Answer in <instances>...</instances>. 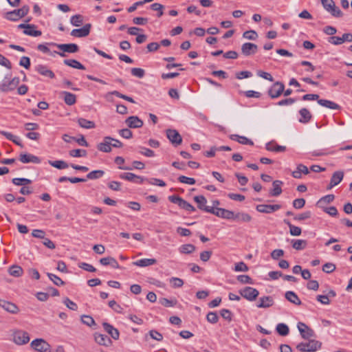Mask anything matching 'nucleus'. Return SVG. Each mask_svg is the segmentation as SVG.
<instances>
[{
    "label": "nucleus",
    "instance_id": "1",
    "mask_svg": "<svg viewBox=\"0 0 352 352\" xmlns=\"http://www.w3.org/2000/svg\"><path fill=\"white\" fill-rule=\"evenodd\" d=\"M12 341L17 345H24L30 340L29 333L22 329L12 330Z\"/></svg>",
    "mask_w": 352,
    "mask_h": 352
},
{
    "label": "nucleus",
    "instance_id": "2",
    "mask_svg": "<svg viewBox=\"0 0 352 352\" xmlns=\"http://www.w3.org/2000/svg\"><path fill=\"white\" fill-rule=\"evenodd\" d=\"M322 343L318 340H309L308 342H301L296 346L300 352H314L321 348Z\"/></svg>",
    "mask_w": 352,
    "mask_h": 352
},
{
    "label": "nucleus",
    "instance_id": "3",
    "mask_svg": "<svg viewBox=\"0 0 352 352\" xmlns=\"http://www.w3.org/2000/svg\"><path fill=\"white\" fill-rule=\"evenodd\" d=\"M50 45L56 46L58 50L61 52H54V53L58 54L61 57H65V52L67 53H76L79 50V47L78 45L75 43H69V44H57V43H50Z\"/></svg>",
    "mask_w": 352,
    "mask_h": 352
},
{
    "label": "nucleus",
    "instance_id": "4",
    "mask_svg": "<svg viewBox=\"0 0 352 352\" xmlns=\"http://www.w3.org/2000/svg\"><path fill=\"white\" fill-rule=\"evenodd\" d=\"M30 346L37 352H51L50 344L43 338H36L32 340Z\"/></svg>",
    "mask_w": 352,
    "mask_h": 352
},
{
    "label": "nucleus",
    "instance_id": "5",
    "mask_svg": "<svg viewBox=\"0 0 352 352\" xmlns=\"http://www.w3.org/2000/svg\"><path fill=\"white\" fill-rule=\"evenodd\" d=\"M324 8L335 17H341L342 11L337 7L333 0H320Z\"/></svg>",
    "mask_w": 352,
    "mask_h": 352
},
{
    "label": "nucleus",
    "instance_id": "6",
    "mask_svg": "<svg viewBox=\"0 0 352 352\" xmlns=\"http://www.w3.org/2000/svg\"><path fill=\"white\" fill-rule=\"evenodd\" d=\"M20 82L19 77H14L11 80H6L5 78L3 81L0 84V90L2 92H9L14 90Z\"/></svg>",
    "mask_w": 352,
    "mask_h": 352
},
{
    "label": "nucleus",
    "instance_id": "7",
    "mask_svg": "<svg viewBox=\"0 0 352 352\" xmlns=\"http://www.w3.org/2000/svg\"><path fill=\"white\" fill-rule=\"evenodd\" d=\"M206 212L225 219H232L234 217V212L221 208H207Z\"/></svg>",
    "mask_w": 352,
    "mask_h": 352
},
{
    "label": "nucleus",
    "instance_id": "8",
    "mask_svg": "<svg viewBox=\"0 0 352 352\" xmlns=\"http://www.w3.org/2000/svg\"><path fill=\"white\" fill-rule=\"evenodd\" d=\"M168 200L173 204H177L181 208L188 212H194L195 210L193 206L177 195L169 196Z\"/></svg>",
    "mask_w": 352,
    "mask_h": 352
},
{
    "label": "nucleus",
    "instance_id": "9",
    "mask_svg": "<svg viewBox=\"0 0 352 352\" xmlns=\"http://www.w3.org/2000/svg\"><path fill=\"white\" fill-rule=\"evenodd\" d=\"M239 294L246 300L249 301L254 300L258 296V291L251 287H245L239 290Z\"/></svg>",
    "mask_w": 352,
    "mask_h": 352
},
{
    "label": "nucleus",
    "instance_id": "10",
    "mask_svg": "<svg viewBox=\"0 0 352 352\" xmlns=\"http://www.w3.org/2000/svg\"><path fill=\"white\" fill-rule=\"evenodd\" d=\"M285 85L281 82H276L268 90V94L272 98H278L284 91Z\"/></svg>",
    "mask_w": 352,
    "mask_h": 352
},
{
    "label": "nucleus",
    "instance_id": "11",
    "mask_svg": "<svg viewBox=\"0 0 352 352\" xmlns=\"http://www.w3.org/2000/svg\"><path fill=\"white\" fill-rule=\"evenodd\" d=\"M297 327L302 338L309 340L315 336L314 330L305 323L300 322Z\"/></svg>",
    "mask_w": 352,
    "mask_h": 352
},
{
    "label": "nucleus",
    "instance_id": "12",
    "mask_svg": "<svg viewBox=\"0 0 352 352\" xmlns=\"http://www.w3.org/2000/svg\"><path fill=\"white\" fill-rule=\"evenodd\" d=\"M19 29H23V33L32 36H39L42 34L40 30H36V26L32 24L21 23L18 25Z\"/></svg>",
    "mask_w": 352,
    "mask_h": 352
},
{
    "label": "nucleus",
    "instance_id": "13",
    "mask_svg": "<svg viewBox=\"0 0 352 352\" xmlns=\"http://www.w3.org/2000/svg\"><path fill=\"white\" fill-rule=\"evenodd\" d=\"M328 41L335 45H341L346 41L352 42V34L345 33L341 37L333 36L329 38Z\"/></svg>",
    "mask_w": 352,
    "mask_h": 352
},
{
    "label": "nucleus",
    "instance_id": "14",
    "mask_svg": "<svg viewBox=\"0 0 352 352\" xmlns=\"http://www.w3.org/2000/svg\"><path fill=\"white\" fill-rule=\"evenodd\" d=\"M166 133V136H167L168 139L170 140V142L173 144H174L175 146H178L182 144V138L177 130L167 129Z\"/></svg>",
    "mask_w": 352,
    "mask_h": 352
},
{
    "label": "nucleus",
    "instance_id": "15",
    "mask_svg": "<svg viewBox=\"0 0 352 352\" xmlns=\"http://www.w3.org/2000/svg\"><path fill=\"white\" fill-rule=\"evenodd\" d=\"M281 208L279 204L268 205V204H260L256 206V210L261 213L270 214L275 211L278 210Z\"/></svg>",
    "mask_w": 352,
    "mask_h": 352
},
{
    "label": "nucleus",
    "instance_id": "16",
    "mask_svg": "<svg viewBox=\"0 0 352 352\" xmlns=\"http://www.w3.org/2000/svg\"><path fill=\"white\" fill-rule=\"evenodd\" d=\"M91 24H85L82 28L79 29H74L71 32V35L74 37H85L89 34L91 30Z\"/></svg>",
    "mask_w": 352,
    "mask_h": 352
},
{
    "label": "nucleus",
    "instance_id": "17",
    "mask_svg": "<svg viewBox=\"0 0 352 352\" xmlns=\"http://www.w3.org/2000/svg\"><path fill=\"white\" fill-rule=\"evenodd\" d=\"M113 138L106 136L104 138L103 141L97 145V148L102 152L109 153L111 151V142Z\"/></svg>",
    "mask_w": 352,
    "mask_h": 352
},
{
    "label": "nucleus",
    "instance_id": "18",
    "mask_svg": "<svg viewBox=\"0 0 352 352\" xmlns=\"http://www.w3.org/2000/svg\"><path fill=\"white\" fill-rule=\"evenodd\" d=\"M258 50V46L252 43H245L241 46V52L245 56H250L254 54Z\"/></svg>",
    "mask_w": 352,
    "mask_h": 352
},
{
    "label": "nucleus",
    "instance_id": "19",
    "mask_svg": "<svg viewBox=\"0 0 352 352\" xmlns=\"http://www.w3.org/2000/svg\"><path fill=\"white\" fill-rule=\"evenodd\" d=\"M35 70L43 76L52 79L55 78L54 73L51 69H50L46 65H38L37 66H36Z\"/></svg>",
    "mask_w": 352,
    "mask_h": 352
},
{
    "label": "nucleus",
    "instance_id": "20",
    "mask_svg": "<svg viewBox=\"0 0 352 352\" xmlns=\"http://www.w3.org/2000/svg\"><path fill=\"white\" fill-rule=\"evenodd\" d=\"M19 160L24 164L26 163H34V164H39L41 163V159L38 157L37 156H35L32 154H27V153H21L19 155Z\"/></svg>",
    "mask_w": 352,
    "mask_h": 352
},
{
    "label": "nucleus",
    "instance_id": "21",
    "mask_svg": "<svg viewBox=\"0 0 352 352\" xmlns=\"http://www.w3.org/2000/svg\"><path fill=\"white\" fill-rule=\"evenodd\" d=\"M125 122L129 128L136 129L143 126V121L138 116H130L125 120Z\"/></svg>",
    "mask_w": 352,
    "mask_h": 352
},
{
    "label": "nucleus",
    "instance_id": "22",
    "mask_svg": "<svg viewBox=\"0 0 352 352\" xmlns=\"http://www.w3.org/2000/svg\"><path fill=\"white\" fill-rule=\"evenodd\" d=\"M343 177H344V173L342 171L339 170V171H336L335 173H333V174L331 178L329 186L327 188L331 189L333 187H334L335 186L340 184L342 182V180L343 179Z\"/></svg>",
    "mask_w": 352,
    "mask_h": 352
},
{
    "label": "nucleus",
    "instance_id": "23",
    "mask_svg": "<svg viewBox=\"0 0 352 352\" xmlns=\"http://www.w3.org/2000/svg\"><path fill=\"white\" fill-rule=\"evenodd\" d=\"M95 341L100 345L108 346L111 344V340L106 335L96 333L94 334Z\"/></svg>",
    "mask_w": 352,
    "mask_h": 352
},
{
    "label": "nucleus",
    "instance_id": "24",
    "mask_svg": "<svg viewBox=\"0 0 352 352\" xmlns=\"http://www.w3.org/2000/svg\"><path fill=\"white\" fill-rule=\"evenodd\" d=\"M274 299L272 296H263L259 298L257 307L258 308H269L274 305Z\"/></svg>",
    "mask_w": 352,
    "mask_h": 352
},
{
    "label": "nucleus",
    "instance_id": "25",
    "mask_svg": "<svg viewBox=\"0 0 352 352\" xmlns=\"http://www.w3.org/2000/svg\"><path fill=\"white\" fill-rule=\"evenodd\" d=\"M102 326L104 329L112 337L113 339H119L120 333L117 329L114 328L111 324L107 322H103Z\"/></svg>",
    "mask_w": 352,
    "mask_h": 352
},
{
    "label": "nucleus",
    "instance_id": "26",
    "mask_svg": "<svg viewBox=\"0 0 352 352\" xmlns=\"http://www.w3.org/2000/svg\"><path fill=\"white\" fill-rule=\"evenodd\" d=\"M232 219L239 223H248L251 221L252 217L246 212H241L236 214L234 212Z\"/></svg>",
    "mask_w": 352,
    "mask_h": 352
},
{
    "label": "nucleus",
    "instance_id": "27",
    "mask_svg": "<svg viewBox=\"0 0 352 352\" xmlns=\"http://www.w3.org/2000/svg\"><path fill=\"white\" fill-rule=\"evenodd\" d=\"M309 173V170L308 168L306 166L300 164L297 166L296 170L292 172V175L294 178L300 179L302 177V174L308 175Z\"/></svg>",
    "mask_w": 352,
    "mask_h": 352
},
{
    "label": "nucleus",
    "instance_id": "28",
    "mask_svg": "<svg viewBox=\"0 0 352 352\" xmlns=\"http://www.w3.org/2000/svg\"><path fill=\"white\" fill-rule=\"evenodd\" d=\"M0 306H1L5 310L11 313V314H16L19 311L18 307L10 302L0 300Z\"/></svg>",
    "mask_w": 352,
    "mask_h": 352
},
{
    "label": "nucleus",
    "instance_id": "29",
    "mask_svg": "<svg viewBox=\"0 0 352 352\" xmlns=\"http://www.w3.org/2000/svg\"><path fill=\"white\" fill-rule=\"evenodd\" d=\"M299 114L300 116L299 122L303 124L308 123L312 118L311 113L307 108H302L299 111Z\"/></svg>",
    "mask_w": 352,
    "mask_h": 352
},
{
    "label": "nucleus",
    "instance_id": "30",
    "mask_svg": "<svg viewBox=\"0 0 352 352\" xmlns=\"http://www.w3.org/2000/svg\"><path fill=\"white\" fill-rule=\"evenodd\" d=\"M61 95L63 96V100L66 104L72 106L76 102V96L75 94L68 91H63Z\"/></svg>",
    "mask_w": 352,
    "mask_h": 352
},
{
    "label": "nucleus",
    "instance_id": "31",
    "mask_svg": "<svg viewBox=\"0 0 352 352\" xmlns=\"http://www.w3.org/2000/svg\"><path fill=\"white\" fill-rule=\"evenodd\" d=\"M230 138L232 140L236 141L241 144H245V145H253L254 144L253 142L251 140L247 138L245 136H241L237 134L230 135Z\"/></svg>",
    "mask_w": 352,
    "mask_h": 352
},
{
    "label": "nucleus",
    "instance_id": "32",
    "mask_svg": "<svg viewBox=\"0 0 352 352\" xmlns=\"http://www.w3.org/2000/svg\"><path fill=\"white\" fill-rule=\"evenodd\" d=\"M0 133L5 136L8 140L14 142L15 144L19 146L21 148H23V144L21 143V141L19 137L14 135L11 133L4 131H1Z\"/></svg>",
    "mask_w": 352,
    "mask_h": 352
},
{
    "label": "nucleus",
    "instance_id": "33",
    "mask_svg": "<svg viewBox=\"0 0 352 352\" xmlns=\"http://www.w3.org/2000/svg\"><path fill=\"white\" fill-rule=\"evenodd\" d=\"M283 182L280 180L274 181L272 183L273 188L270 191V195L274 197H277L282 193L281 186Z\"/></svg>",
    "mask_w": 352,
    "mask_h": 352
},
{
    "label": "nucleus",
    "instance_id": "34",
    "mask_svg": "<svg viewBox=\"0 0 352 352\" xmlns=\"http://www.w3.org/2000/svg\"><path fill=\"white\" fill-rule=\"evenodd\" d=\"M100 263L102 265H110L115 269H118L120 267V265L117 261L114 258L111 256L100 258Z\"/></svg>",
    "mask_w": 352,
    "mask_h": 352
},
{
    "label": "nucleus",
    "instance_id": "35",
    "mask_svg": "<svg viewBox=\"0 0 352 352\" xmlns=\"http://www.w3.org/2000/svg\"><path fill=\"white\" fill-rule=\"evenodd\" d=\"M285 298L289 301L290 302L300 305H301V300L299 299L298 296L292 291H288L285 294Z\"/></svg>",
    "mask_w": 352,
    "mask_h": 352
},
{
    "label": "nucleus",
    "instance_id": "36",
    "mask_svg": "<svg viewBox=\"0 0 352 352\" xmlns=\"http://www.w3.org/2000/svg\"><path fill=\"white\" fill-rule=\"evenodd\" d=\"M156 263L157 260L155 258H142L135 262H133V264L138 267H146L154 265Z\"/></svg>",
    "mask_w": 352,
    "mask_h": 352
},
{
    "label": "nucleus",
    "instance_id": "37",
    "mask_svg": "<svg viewBox=\"0 0 352 352\" xmlns=\"http://www.w3.org/2000/svg\"><path fill=\"white\" fill-rule=\"evenodd\" d=\"M265 148L269 151L273 152H284L286 150L285 146L278 145L273 142L267 143L265 146Z\"/></svg>",
    "mask_w": 352,
    "mask_h": 352
},
{
    "label": "nucleus",
    "instance_id": "38",
    "mask_svg": "<svg viewBox=\"0 0 352 352\" xmlns=\"http://www.w3.org/2000/svg\"><path fill=\"white\" fill-rule=\"evenodd\" d=\"M77 122L80 126L84 129H91L96 127V124L94 122L86 120L82 118H78Z\"/></svg>",
    "mask_w": 352,
    "mask_h": 352
},
{
    "label": "nucleus",
    "instance_id": "39",
    "mask_svg": "<svg viewBox=\"0 0 352 352\" xmlns=\"http://www.w3.org/2000/svg\"><path fill=\"white\" fill-rule=\"evenodd\" d=\"M318 103L324 107L331 109H340V106L335 103L334 102H332L331 100H324V99H320L318 100Z\"/></svg>",
    "mask_w": 352,
    "mask_h": 352
},
{
    "label": "nucleus",
    "instance_id": "40",
    "mask_svg": "<svg viewBox=\"0 0 352 352\" xmlns=\"http://www.w3.org/2000/svg\"><path fill=\"white\" fill-rule=\"evenodd\" d=\"M194 200L197 204L198 208L202 210H204L206 212L207 208H211L210 206H206L207 200L205 198V197H204L202 195L195 196L194 197Z\"/></svg>",
    "mask_w": 352,
    "mask_h": 352
},
{
    "label": "nucleus",
    "instance_id": "41",
    "mask_svg": "<svg viewBox=\"0 0 352 352\" xmlns=\"http://www.w3.org/2000/svg\"><path fill=\"white\" fill-rule=\"evenodd\" d=\"M284 223L289 228V233L292 236H300L302 230L300 227L292 225L288 220L284 219Z\"/></svg>",
    "mask_w": 352,
    "mask_h": 352
},
{
    "label": "nucleus",
    "instance_id": "42",
    "mask_svg": "<svg viewBox=\"0 0 352 352\" xmlns=\"http://www.w3.org/2000/svg\"><path fill=\"white\" fill-rule=\"evenodd\" d=\"M4 17L12 21H18L19 19L22 18L20 12H19V10H14L13 11L8 12L5 14Z\"/></svg>",
    "mask_w": 352,
    "mask_h": 352
},
{
    "label": "nucleus",
    "instance_id": "43",
    "mask_svg": "<svg viewBox=\"0 0 352 352\" xmlns=\"http://www.w3.org/2000/svg\"><path fill=\"white\" fill-rule=\"evenodd\" d=\"M64 64L78 69H85V67L80 62L74 59H67L64 60Z\"/></svg>",
    "mask_w": 352,
    "mask_h": 352
},
{
    "label": "nucleus",
    "instance_id": "44",
    "mask_svg": "<svg viewBox=\"0 0 352 352\" xmlns=\"http://www.w3.org/2000/svg\"><path fill=\"white\" fill-rule=\"evenodd\" d=\"M195 250H196V248H195V246L194 245H192V244H184V245H181L179 247V252L181 254H191L193 252H195Z\"/></svg>",
    "mask_w": 352,
    "mask_h": 352
},
{
    "label": "nucleus",
    "instance_id": "45",
    "mask_svg": "<svg viewBox=\"0 0 352 352\" xmlns=\"http://www.w3.org/2000/svg\"><path fill=\"white\" fill-rule=\"evenodd\" d=\"M292 248L296 250H304L307 245V242L302 239L292 240Z\"/></svg>",
    "mask_w": 352,
    "mask_h": 352
},
{
    "label": "nucleus",
    "instance_id": "46",
    "mask_svg": "<svg viewBox=\"0 0 352 352\" xmlns=\"http://www.w3.org/2000/svg\"><path fill=\"white\" fill-rule=\"evenodd\" d=\"M8 272L11 276L19 277L23 274V270L19 265H12L9 268Z\"/></svg>",
    "mask_w": 352,
    "mask_h": 352
},
{
    "label": "nucleus",
    "instance_id": "47",
    "mask_svg": "<svg viewBox=\"0 0 352 352\" xmlns=\"http://www.w3.org/2000/svg\"><path fill=\"white\" fill-rule=\"evenodd\" d=\"M276 330L277 333L282 336H285L288 335L289 332L288 326L284 323L278 324Z\"/></svg>",
    "mask_w": 352,
    "mask_h": 352
},
{
    "label": "nucleus",
    "instance_id": "48",
    "mask_svg": "<svg viewBox=\"0 0 352 352\" xmlns=\"http://www.w3.org/2000/svg\"><path fill=\"white\" fill-rule=\"evenodd\" d=\"M49 164L58 169H65L69 167V165L67 162L63 160H56V161H49Z\"/></svg>",
    "mask_w": 352,
    "mask_h": 352
},
{
    "label": "nucleus",
    "instance_id": "49",
    "mask_svg": "<svg viewBox=\"0 0 352 352\" xmlns=\"http://www.w3.org/2000/svg\"><path fill=\"white\" fill-rule=\"evenodd\" d=\"M70 22L74 26H80L83 23V16L81 14H76L71 17Z\"/></svg>",
    "mask_w": 352,
    "mask_h": 352
},
{
    "label": "nucleus",
    "instance_id": "50",
    "mask_svg": "<svg viewBox=\"0 0 352 352\" xmlns=\"http://www.w3.org/2000/svg\"><path fill=\"white\" fill-rule=\"evenodd\" d=\"M104 172L102 170H93L87 175V178L89 179H96L102 177Z\"/></svg>",
    "mask_w": 352,
    "mask_h": 352
},
{
    "label": "nucleus",
    "instance_id": "51",
    "mask_svg": "<svg viewBox=\"0 0 352 352\" xmlns=\"http://www.w3.org/2000/svg\"><path fill=\"white\" fill-rule=\"evenodd\" d=\"M69 154L73 157H85L87 155V151L83 149H73L69 151Z\"/></svg>",
    "mask_w": 352,
    "mask_h": 352
},
{
    "label": "nucleus",
    "instance_id": "52",
    "mask_svg": "<svg viewBox=\"0 0 352 352\" xmlns=\"http://www.w3.org/2000/svg\"><path fill=\"white\" fill-rule=\"evenodd\" d=\"M49 278L57 286H61L65 285V282L61 280L60 278L56 276L55 274H53L52 273H47V274Z\"/></svg>",
    "mask_w": 352,
    "mask_h": 352
},
{
    "label": "nucleus",
    "instance_id": "53",
    "mask_svg": "<svg viewBox=\"0 0 352 352\" xmlns=\"http://www.w3.org/2000/svg\"><path fill=\"white\" fill-rule=\"evenodd\" d=\"M164 6L160 4V3H154L153 4L151 5V9L154 10V11H156L157 12V16L158 17H161L164 12H163V9H164Z\"/></svg>",
    "mask_w": 352,
    "mask_h": 352
},
{
    "label": "nucleus",
    "instance_id": "54",
    "mask_svg": "<svg viewBox=\"0 0 352 352\" xmlns=\"http://www.w3.org/2000/svg\"><path fill=\"white\" fill-rule=\"evenodd\" d=\"M120 178L129 182L135 181V179H140L138 175L132 173H123L120 175Z\"/></svg>",
    "mask_w": 352,
    "mask_h": 352
},
{
    "label": "nucleus",
    "instance_id": "55",
    "mask_svg": "<svg viewBox=\"0 0 352 352\" xmlns=\"http://www.w3.org/2000/svg\"><path fill=\"white\" fill-rule=\"evenodd\" d=\"M169 282L171 286L174 288L181 287L184 285L183 280L176 277H172L170 278Z\"/></svg>",
    "mask_w": 352,
    "mask_h": 352
},
{
    "label": "nucleus",
    "instance_id": "56",
    "mask_svg": "<svg viewBox=\"0 0 352 352\" xmlns=\"http://www.w3.org/2000/svg\"><path fill=\"white\" fill-rule=\"evenodd\" d=\"M12 183L16 186H24L31 184L32 181L26 178H14Z\"/></svg>",
    "mask_w": 352,
    "mask_h": 352
},
{
    "label": "nucleus",
    "instance_id": "57",
    "mask_svg": "<svg viewBox=\"0 0 352 352\" xmlns=\"http://www.w3.org/2000/svg\"><path fill=\"white\" fill-rule=\"evenodd\" d=\"M239 93L243 94L247 98H258L261 96V94L260 92L252 91V90H249V91H240Z\"/></svg>",
    "mask_w": 352,
    "mask_h": 352
},
{
    "label": "nucleus",
    "instance_id": "58",
    "mask_svg": "<svg viewBox=\"0 0 352 352\" xmlns=\"http://www.w3.org/2000/svg\"><path fill=\"white\" fill-rule=\"evenodd\" d=\"M81 320L83 324L89 327H91L96 324L94 318L91 316L87 315L82 316L81 318Z\"/></svg>",
    "mask_w": 352,
    "mask_h": 352
},
{
    "label": "nucleus",
    "instance_id": "59",
    "mask_svg": "<svg viewBox=\"0 0 352 352\" xmlns=\"http://www.w3.org/2000/svg\"><path fill=\"white\" fill-rule=\"evenodd\" d=\"M236 278L242 284L253 283L252 278L248 275H239Z\"/></svg>",
    "mask_w": 352,
    "mask_h": 352
},
{
    "label": "nucleus",
    "instance_id": "60",
    "mask_svg": "<svg viewBox=\"0 0 352 352\" xmlns=\"http://www.w3.org/2000/svg\"><path fill=\"white\" fill-rule=\"evenodd\" d=\"M178 181L181 183L187 184L190 185H193L195 184L196 181L194 178L192 177H188L186 176H179L178 177Z\"/></svg>",
    "mask_w": 352,
    "mask_h": 352
},
{
    "label": "nucleus",
    "instance_id": "61",
    "mask_svg": "<svg viewBox=\"0 0 352 352\" xmlns=\"http://www.w3.org/2000/svg\"><path fill=\"white\" fill-rule=\"evenodd\" d=\"M243 36L245 38L254 41L256 39L258 35L254 30H248L243 33Z\"/></svg>",
    "mask_w": 352,
    "mask_h": 352
},
{
    "label": "nucleus",
    "instance_id": "62",
    "mask_svg": "<svg viewBox=\"0 0 352 352\" xmlns=\"http://www.w3.org/2000/svg\"><path fill=\"white\" fill-rule=\"evenodd\" d=\"M249 270L248 265L243 261L237 263L234 265L236 272H248Z\"/></svg>",
    "mask_w": 352,
    "mask_h": 352
},
{
    "label": "nucleus",
    "instance_id": "63",
    "mask_svg": "<svg viewBox=\"0 0 352 352\" xmlns=\"http://www.w3.org/2000/svg\"><path fill=\"white\" fill-rule=\"evenodd\" d=\"M206 319H207L208 322H209L212 324H215L218 322L219 317L215 312L211 311L207 314Z\"/></svg>",
    "mask_w": 352,
    "mask_h": 352
},
{
    "label": "nucleus",
    "instance_id": "64",
    "mask_svg": "<svg viewBox=\"0 0 352 352\" xmlns=\"http://www.w3.org/2000/svg\"><path fill=\"white\" fill-rule=\"evenodd\" d=\"M63 302L67 306V307H68L71 310L76 311L78 309V305H76V303H75L68 298H65Z\"/></svg>",
    "mask_w": 352,
    "mask_h": 352
}]
</instances>
